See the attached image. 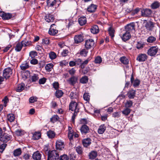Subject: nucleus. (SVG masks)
I'll return each instance as SVG.
<instances>
[{
    "instance_id": "f257e3e1",
    "label": "nucleus",
    "mask_w": 160,
    "mask_h": 160,
    "mask_svg": "<svg viewBox=\"0 0 160 160\" xmlns=\"http://www.w3.org/2000/svg\"><path fill=\"white\" fill-rule=\"evenodd\" d=\"M48 155L50 160H58L59 158V154L55 150L49 152Z\"/></svg>"
},
{
    "instance_id": "f03ea898",
    "label": "nucleus",
    "mask_w": 160,
    "mask_h": 160,
    "mask_svg": "<svg viewBox=\"0 0 160 160\" xmlns=\"http://www.w3.org/2000/svg\"><path fill=\"white\" fill-rule=\"evenodd\" d=\"M69 109L72 111H74V112H78L80 108L76 101H72L69 104Z\"/></svg>"
},
{
    "instance_id": "7ed1b4c3",
    "label": "nucleus",
    "mask_w": 160,
    "mask_h": 160,
    "mask_svg": "<svg viewBox=\"0 0 160 160\" xmlns=\"http://www.w3.org/2000/svg\"><path fill=\"white\" fill-rule=\"evenodd\" d=\"M158 51V48L157 46H153L150 48L148 50L147 54L151 56H155Z\"/></svg>"
},
{
    "instance_id": "20e7f679",
    "label": "nucleus",
    "mask_w": 160,
    "mask_h": 160,
    "mask_svg": "<svg viewBox=\"0 0 160 160\" xmlns=\"http://www.w3.org/2000/svg\"><path fill=\"white\" fill-rule=\"evenodd\" d=\"M12 73V70L10 68H8L4 69L3 72V76L7 79L10 77Z\"/></svg>"
},
{
    "instance_id": "39448f33",
    "label": "nucleus",
    "mask_w": 160,
    "mask_h": 160,
    "mask_svg": "<svg viewBox=\"0 0 160 160\" xmlns=\"http://www.w3.org/2000/svg\"><path fill=\"white\" fill-rule=\"evenodd\" d=\"M126 32L130 34L135 32V25L133 23L128 24L125 26Z\"/></svg>"
},
{
    "instance_id": "423d86ee",
    "label": "nucleus",
    "mask_w": 160,
    "mask_h": 160,
    "mask_svg": "<svg viewBox=\"0 0 160 160\" xmlns=\"http://www.w3.org/2000/svg\"><path fill=\"white\" fill-rule=\"evenodd\" d=\"M83 38L84 36L82 33L75 35L74 37L75 43H79L82 42L84 40Z\"/></svg>"
},
{
    "instance_id": "0eeeda50",
    "label": "nucleus",
    "mask_w": 160,
    "mask_h": 160,
    "mask_svg": "<svg viewBox=\"0 0 160 160\" xmlns=\"http://www.w3.org/2000/svg\"><path fill=\"white\" fill-rule=\"evenodd\" d=\"M94 44V41L93 40L88 39L87 40L85 43V47L87 49H89L93 47Z\"/></svg>"
},
{
    "instance_id": "6e6552de",
    "label": "nucleus",
    "mask_w": 160,
    "mask_h": 160,
    "mask_svg": "<svg viewBox=\"0 0 160 160\" xmlns=\"http://www.w3.org/2000/svg\"><path fill=\"white\" fill-rule=\"evenodd\" d=\"M65 146L64 142L61 140L57 141L56 143V148L59 150H62L64 148Z\"/></svg>"
},
{
    "instance_id": "1a4fd4ad",
    "label": "nucleus",
    "mask_w": 160,
    "mask_h": 160,
    "mask_svg": "<svg viewBox=\"0 0 160 160\" xmlns=\"http://www.w3.org/2000/svg\"><path fill=\"white\" fill-rule=\"evenodd\" d=\"M11 136L8 134L4 133L1 135L0 139L1 141L7 142L11 139Z\"/></svg>"
},
{
    "instance_id": "9d476101",
    "label": "nucleus",
    "mask_w": 160,
    "mask_h": 160,
    "mask_svg": "<svg viewBox=\"0 0 160 160\" xmlns=\"http://www.w3.org/2000/svg\"><path fill=\"white\" fill-rule=\"evenodd\" d=\"M148 56L146 54L142 53L138 55L137 58V60L140 62H144L147 59Z\"/></svg>"
},
{
    "instance_id": "9b49d317",
    "label": "nucleus",
    "mask_w": 160,
    "mask_h": 160,
    "mask_svg": "<svg viewBox=\"0 0 160 160\" xmlns=\"http://www.w3.org/2000/svg\"><path fill=\"white\" fill-rule=\"evenodd\" d=\"M151 13V10L149 9H143L141 11L142 16L143 17H148Z\"/></svg>"
},
{
    "instance_id": "f8f14e48",
    "label": "nucleus",
    "mask_w": 160,
    "mask_h": 160,
    "mask_svg": "<svg viewBox=\"0 0 160 160\" xmlns=\"http://www.w3.org/2000/svg\"><path fill=\"white\" fill-rule=\"evenodd\" d=\"M121 38L122 40L125 42L129 39L131 38V34L129 33H128V32H125L123 34L122 36L121 37Z\"/></svg>"
},
{
    "instance_id": "ddd939ff",
    "label": "nucleus",
    "mask_w": 160,
    "mask_h": 160,
    "mask_svg": "<svg viewBox=\"0 0 160 160\" xmlns=\"http://www.w3.org/2000/svg\"><path fill=\"white\" fill-rule=\"evenodd\" d=\"M80 130L82 134H86L89 132V128L86 125H83L81 128Z\"/></svg>"
},
{
    "instance_id": "4468645a",
    "label": "nucleus",
    "mask_w": 160,
    "mask_h": 160,
    "mask_svg": "<svg viewBox=\"0 0 160 160\" xmlns=\"http://www.w3.org/2000/svg\"><path fill=\"white\" fill-rule=\"evenodd\" d=\"M54 26V24H52L51 25L50 28L48 31L49 34L52 35H54L58 32V30L54 29L53 27Z\"/></svg>"
},
{
    "instance_id": "2eb2a0df",
    "label": "nucleus",
    "mask_w": 160,
    "mask_h": 160,
    "mask_svg": "<svg viewBox=\"0 0 160 160\" xmlns=\"http://www.w3.org/2000/svg\"><path fill=\"white\" fill-rule=\"evenodd\" d=\"M0 16L3 19H8L11 18L12 15L9 13H5L3 12H0Z\"/></svg>"
},
{
    "instance_id": "dca6fc26",
    "label": "nucleus",
    "mask_w": 160,
    "mask_h": 160,
    "mask_svg": "<svg viewBox=\"0 0 160 160\" xmlns=\"http://www.w3.org/2000/svg\"><path fill=\"white\" fill-rule=\"evenodd\" d=\"M136 91L132 89L130 90L127 93V95L130 99L133 98L135 96Z\"/></svg>"
},
{
    "instance_id": "f3484780",
    "label": "nucleus",
    "mask_w": 160,
    "mask_h": 160,
    "mask_svg": "<svg viewBox=\"0 0 160 160\" xmlns=\"http://www.w3.org/2000/svg\"><path fill=\"white\" fill-rule=\"evenodd\" d=\"M82 142L83 146L87 147L91 144V140L89 138H85L82 140Z\"/></svg>"
},
{
    "instance_id": "a211bd4d",
    "label": "nucleus",
    "mask_w": 160,
    "mask_h": 160,
    "mask_svg": "<svg viewBox=\"0 0 160 160\" xmlns=\"http://www.w3.org/2000/svg\"><path fill=\"white\" fill-rule=\"evenodd\" d=\"M77 81V78L75 76H72L67 80L68 82L71 85H74Z\"/></svg>"
},
{
    "instance_id": "6ab92c4d",
    "label": "nucleus",
    "mask_w": 160,
    "mask_h": 160,
    "mask_svg": "<svg viewBox=\"0 0 160 160\" xmlns=\"http://www.w3.org/2000/svg\"><path fill=\"white\" fill-rule=\"evenodd\" d=\"M154 27V23L151 21L147 22L145 25V27L146 28L149 30H151Z\"/></svg>"
},
{
    "instance_id": "aec40b11",
    "label": "nucleus",
    "mask_w": 160,
    "mask_h": 160,
    "mask_svg": "<svg viewBox=\"0 0 160 160\" xmlns=\"http://www.w3.org/2000/svg\"><path fill=\"white\" fill-rule=\"evenodd\" d=\"M134 78L133 75H132L131 78V83H132L133 82V86L134 87H136L139 85L140 83V81L138 79L135 80L134 82Z\"/></svg>"
},
{
    "instance_id": "412c9836",
    "label": "nucleus",
    "mask_w": 160,
    "mask_h": 160,
    "mask_svg": "<svg viewBox=\"0 0 160 160\" xmlns=\"http://www.w3.org/2000/svg\"><path fill=\"white\" fill-rule=\"evenodd\" d=\"M41 157V154L38 151L34 153L32 155V158L34 160H40Z\"/></svg>"
},
{
    "instance_id": "4be33fe9",
    "label": "nucleus",
    "mask_w": 160,
    "mask_h": 160,
    "mask_svg": "<svg viewBox=\"0 0 160 160\" xmlns=\"http://www.w3.org/2000/svg\"><path fill=\"white\" fill-rule=\"evenodd\" d=\"M39 79L38 75V74H34L30 76V80L32 82H35L38 80Z\"/></svg>"
},
{
    "instance_id": "5701e85b",
    "label": "nucleus",
    "mask_w": 160,
    "mask_h": 160,
    "mask_svg": "<svg viewBox=\"0 0 160 160\" xmlns=\"http://www.w3.org/2000/svg\"><path fill=\"white\" fill-rule=\"evenodd\" d=\"M91 31L92 33L94 34L98 33L99 32L98 26L97 25L93 26L91 28Z\"/></svg>"
},
{
    "instance_id": "b1692460",
    "label": "nucleus",
    "mask_w": 160,
    "mask_h": 160,
    "mask_svg": "<svg viewBox=\"0 0 160 160\" xmlns=\"http://www.w3.org/2000/svg\"><path fill=\"white\" fill-rule=\"evenodd\" d=\"M97 7L96 5L91 4L87 8V10L88 12H94L97 9Z\"/></svg>"
},
{
    "instance_id": "393cba45",
    "label": "nucleus",
    "mask_w": 160,
    "mask_h": 160,
    "mask_svg": "<svg viewBox=\"0 0 160 160\" xmlns=\"http://www.w3.org/2000/svg\"><path fill=\"white\" fill-rule=\"evenodd\" d=\"M78 21L81 26H83L86 22V18L84 16L81 17L78 19Z\"/></svg>"
},
{
    "instance_id": "a878e982",
    "label": "nucleus",
    "mask_w": 160,
    "mask_h": 160,
    "mask_svg": "<svg viewBox=\"0 0 160 160\" xmlns=\"http://www.w3.org/2000/svg\"><path fill=\"white\" fill-rule=\"evenodd\" d=\"M119 60L124 65H127L129 63L128 59L125 56L121 57Z\"/></svg>"
},
{
    "instance_id": "bb28decb",
    "label": "nucleus",
    "mask_w": 160,
    "mask_h": 160,
    "mask_svg": "<svg viewBox=\"0 0 160 160\" xmlns=\"http://www.w3.org/2000/svg\"><path fill=\"white\" fill-rule=\"evenodd\" d=\"M45 20L48 22H53L54 18L52 15L50 14L47 15L45 18Z\"/></svg>"
},
{
    "instance_id": "cd10ccee",
    "label": "nucleus",
    "mask_w": 160,
    "mask_h": 160,
    "mask_svg": "<svg viewBox=\"0 0 160 160\" xmlns=\"http://www.w3.org/2000/svg\"><path fill=\"white\" fill-rule=\"evenodd\" d=\"M97 156V152L95 151H92L89 153V158L91 159H93L96 158Z\"/></svg>"
},
{
    "instance_id": "c85d7f7f",
    "label": "nucleus",
    "mask_w": 160,
    "mask_h": 160,
    "mask_svg": "<svg viewBox=\"0 0 160 160\" xmlns=\"http://www.w3.org/2000/svg\"><path fill=\"white\" fill-rule=\"evenodd\" d=\"M25 85L23 83L18 84L16 88V90L18 92H21L24 89Z\"/></svg>"
},
{
    "instance_id": "c756f323",
    "label": "nucleus",
    "mask_w": 160,
    "mask_h": 160,
    "mask_svg": "<svg viewBox=\"0 0 160 160\" xmlns=\"http://www.w3.org/2000/svg\"><path fill=\"white\" fill-rule=\"evenodd\" d=\"M55 135V133L53 131L49 130L47 132V135L50 138H54Z\"/></svg>"
},
{
    "instance_id": "7c9ffc66",
    "label": "nucleus",
    "mask_w": 160,
    "mask_h": 160,
    "mask_svg": "<svg viewBox=\"0 0 160 160\" xmlns=\"http://www.w3.org/2000/svg\"><path fill=\"white\" fill-rule=\"evenodd\" d=\"M106 128L104 125H101L98 130V132L100 134H102L105 132Z\"/></svg>"
},
{
    "instance_id": "2f4dec72",
    "label": "nucleus",
    "mask_w": 160,
    "mask_h": 160,
    "mask_svg": "<svg viewBox=\"0 0 160 160\" xmlns=\"http://www.w3.org/2000/svg\"><path fill=\"white\" fill-rule=\"evenodd\" d=\"M22 47L23 46L21 42H18L16 43L15 50L17 52H19L21 50Z\"/></svg>"
},
{
    "instance_id": "473e14b6",
    "label": "nucleus",
    "mask_w": 160,
    "mask_h": 160,
    "mask_svg": "<svg viewBox=\"0 0 160 160\" xmlns=\"http://www.w3.org/2000/svg\"><path fill=\"white\" fill-rule=\"evenodd\" d=\"M47 5L49 7H53L56 3V0H47Z\"/></svg>"
},
{
    "instance_id": "72a5a7b5",
    "label": "nucleus",
    "mask_w": 160,
    "mask_h": 160,
    "mask_svg": "<svg viewBox=\"0 0 160 160\" xmlns=\"http://www.w3.org/2000/svg\"><path fill=\"white\" fill-rule=\"evenodd\" d=\"M63 94V92L62 90H57L56 91L55 95V96L57 98H60L61 97Z\"/></svg>"
},
{
    "instance_id": "f704fd0d",
    "label": "nucleus",
    "mask_w": 160,
    "mask_h": 160,
    "mask_svg": "<svg viewBox=\"0 0 160 160\" xmlns=\"http://www.w3.org/2000/svg\"><path fill=\"white\" fill-rule=\"evenodd\" d=\"M75 150L78 154L81 155L83 152V149L82 147L78 146L74 148Z\"/></svg>"
},
{
    "instance_id": "c9c22d12",
    "label": "nucleus",
    "mask_w": 160,
    "mask_h": 160,
    "mask_svg": "<svg viewBox=\"0 0 160 160\" xmlns=\"http://www.w3.org/2000/svg\"><path fill=\"white\" fill-rule=\"evenodd\" d=\"M160 5V3L157 1H156L153 2L151 5V8L152 9H156L159 7Z\"/></svg>"
},
{
    "instance_id": "e433bc0d",
    "label": "nucleus",
    "mask_w": 160,
    "mask_h": 160,
    "mask_svg": "<svg viewBox=\"0 0 160 160\" xmlns=\"http://www.w3.org/2000/svg\"><path fill=\"white\" fill-rule=\"evenodd\" d=\"M22 152L21 148H19L13 151V155L15 156H18L20 155Z\"/></svg>"
},
{
    "instance_id": "4c0bfd02",
    "label": "nucleus",
    "mask_w": 160,
    "mask_h": 160,
    "mask_svg": "<svg viewBox=\"0 0 160 160\" xmlns=\"http://www.w3.org/2000/svg\"><path fill=\"white\" fill-rule=\"evenodd\" d=\"M8 120L11 122H13L15 119V116L14 114L12 113L8 114L7 117Z\"/></svg>"
},
{
    "instance_id": "58836bf2",
    "label": "nucleus",
    "mask_w": 160,
    "mask_h": 160,
    "mask_svg": "<svg viewBox=\"0 0 160 160\" xmlns=\"http://www.w3.org/2000/svg\"><path fill=\"white\" fill-rule=\"evenodd\" d=\"M53 66V64L52 63H49L47 64L45 67L46 70L48 72H50L51 71L52 69Z\"/></svg>"
},
{
    "instance_id": "ea45409f",
    "label": "nucleus",
    "mask_w": 160,
    "mask_h": 160,
    "mask_svg": "<svg viewBox=\"0 0 160 160\" xmlns=\"http://www.w3.org/2000/svg\"><path fill=\"white\" fill-rule=\"evenodd\" d=\"M88 81V78L86 76H84L82 77L80 79V82L82 83L85 84L87 83Z\"/></svg>"
},
{
    "instance_id": "a19ab883",
    "label": "nucleus",
    "mask_w": 160,
    "mask_h": 160,
    "mask_svg": "<svg viewBox=\"0 0 160 160\" xmlns=\"http://www.w3.org/2000/svg\"><path fill=\"white\" fill-rule=\"evenodd\" d=\"M156 40V37L150 36L147 39V42L148 43H153Z\"/></svg>"
},
{
    "instance_id": "79ce46f5",
    "label": "nucleus",
    "mask_w": 160,
    "mask_h": 160,
    "mask_svg": "<svg viewBox=\"0 0 160 160\" xmlns=\"http://www.w3.org/2000/svg\"><path fill=\"white\" fill-rule=\"evenodd\" d=\"M23 46L26 47L29 46L31 44V42L28 41L26 39H24L21 42Z\"/></svg>"
},
{
    "instance_id": "37998d69",
    "label": "nucleus",
    "mask_w": 160,
    "mask_h": 160,
    "mask_svg": "<svg viewBox=\"0 0 160 160\" xmlns=\"http://www.w3.org/2000/svg\"><path fill=\"white\" fill-rule=\"evenodd\" d=\"M70 97L72 99H77L78 98V95L76 92H71L70 94Z\"/></svg>"
},
{
    "instance_id": "c03bdc74",
    "label": "nucleus",
    "mask_w": 160,
    "mask_h": 160,
    "mask_svg": "<svg viewBox=\"0 0 160 160\" xmlns=\"http://www.w3.org/2000/svg\"><path fill=\"white\" fill-rule=\"evenodd\" d=\"M41 137V133L39 132H36L33 134V138L35 140L38 139Z\"/></svg>"
},
{
    "instance_id": "a18cd8bd",
    "label": "nucleus",
    "mask_w": 160,
    "mask_h": 160,
    "mask_svg": "<svg viewBox=\"0 0 160 160\" xmlns=\"http://www.w3.org/2000/svg\"><path fill=\"white\" fill-rule=\"evenodd\" d=\"M59 119V117L57 115L53 116L50 119V121L53 123L58 121Z\"/></svg>"
},
{
    "instance_id": "49530a36",
    "label": "nucleus",
    "mask_w": 160,
    "mask_h": 160,
    "mask_svg": "<svg viewBox=\"0 0 160 160\" xmlns=\"http://www.w3.org/2000/svg\"><path fill=\"white\" fill-rule=\"evenodd\" d=\"M131 110L130 109L127 108L122 111V113L125 116L128 115L130 112Z\"/></svg>"
},
{
    "instance_id": "de8ad7c7",
    "label": "nucleus",
    "mask_w": 160,
    "mask_h": 160,
    "mask_svg": "<svg viewBox=\"0 0 160 160\" xmlns=\"http://www.w3.org/2000/svg\"><path fill=\"white\" fill-rule=\"evenodd\" d=\"M144 44L142 42H138L136 45V48L138 49H141L144 46Z\"/></svg>"
},
{
    "instance_id": "09e8293b",
    "label": "nucleus",
    "mask_w": 160,
    "mask_h": 160,
    "mask_svg": "<svg viewBox=\"0 0 160 160\" xmlns=\"http://www.w3.org/2000/svg\"><path fill=\"white\" fill-rule=\"evenodd\" d=\"M50 58L52 60L55 59L57 57L56 54L53 52H51L49 53Z\"/></svg>"
},
{
    "instance_id": "8fccbe9b",
    "label": "nucleus",
    "mask_w": 160,
    "mask_h": 160,
    "mask_svg": "<svg viewBox=\"0 0 160 160\" xmlns=\"http://www.w3.org/2000/svg\"><path fill=\"white\" fill-rule=\"evenodd\" d=\"M88 51L85 49H83L80 52V54L83 56L86 57L87 56Z\"/></svg>"
},
{
    "instance_id": "3c124183",
    "label": "nucleus",
    "mask_w": 160,
    "mask_h": 160,
    "mask_svg": "<svg viewBox=\"0 0 160 160\" xmlns=\"http://www.w3.org/2000/svg\"><path fill=\"white\" fill-rule=\"evenodd\" d=\"M102 61L101 58L100 56L97 57L95 59L94 62L96 63H100Z\"/></svg>"
},
{
    "instance_id": "603ef678",
    "label": "nucleus",
    "mask_w": 160,
    "mask_h": 160,
    "mask_svg": "<svg viewBox=\"0 0 160 160\" xmlns=\"http://www.w3.org/2000/svg\"><path fill=\"white\" fill-rule=\"evenodd\" d=\"M7 146V144L3 143L0 145V152L2 153Z\"/></svg>"
},
{
    "instance_id": "864d4df0",
    "label": "nucleus",
    "mask_w": 160,
    "mask_h": 160,
    "mask_svg": "<svg viewBox=\"0 0 160 160\" xmlns=\"http://www.w3.org/2000/svg\"><path fill=\"white\" fill-rule=\"evenodd\" d=\"M22 70H25L29 68V65L27 63L22 64L20 66Z\"/></svg>"
},
{
    "instance_id": "5fc2aeb1",
    "label": "nucleus",
    "mask_w": 160,
    "mask_h": 160,
    "mask_svg": "<svg viewBox=\"0 0 160 160\" xmlns=\"http://www.w3.org/2000/svg\"><path fill=\"white\" fill-rule=\"evenodd\" d=\"M68 158L67 155L64 154L62 156H61L60 157L59 160H68Z\"/></svg>"
},
{
    "instance_id": "6e6d98bb",
    "label": "nucleus",
    "mask_w": 160,
    "mask_h": 160,
    "mask_svg": "<svg viewBox=\"0 0 160 160\" xmlns=\"http://www.w3.org/2000/svg\"><path fill=\"white\" fill-rule=\"evenodd\" d=\"M83 98L84 100L88 101L90 99V96L88 93H85L83 95Z\"/></svg>"
},
{
    "instance_id": "4d7b16f0",
    "label": "nucleus",
    "mask_w": 160,
    "mask_h": 160,
    "mask_svg": "<svg viewBox=\"0 0 160 160\" xmlns=\"http://www.w3.org/2000/svg\"><path fill=\"white\" fill-rule=\"evenodd\" d=\"M110 36L112 38L114 36V31L113 30L112 28H110L108 30Z\"/></svg>"
},
{
    "instance_id": "13d9d810",
    "label": "nucleus",
    "mask_w": 160,
    "mask_h": 160,
    "mask_svg": "<svg viewBox=\"0 0 160 160\" xmlns=\"http://www.w3.org/2000/svg\"><path fill=\"white\" fill-rule=\"evenodd\" d=\"M37 98L36 97H32L30 98L29 101L30 103H33L37 101Z\"/></svg>"
},
{
    "instance_id": "bf43d9fd",
    "label": "nucleus",
    "mask_w": 160,
    "mask_h": 160,
    "mask_svg": "<svg viewBox=\"0 0 160 160\" xmlns=\"http://www.w3.org/2000/svg\"><path fill=\"white\" fill-rule=\"evenodd\" d=\"M42 43L47 44H48L49 43V39L48 38H45L42 39Z\"/></svg>"
},
{
    "instance_id": "052dcab7",
    "label": "nucleus",
    "mask_w": 160,
    "mask_h": 160,
    "mask_svg": "<svg viewBox=\"0 0 160 160\" xmlns=\"http://www.w3.org/2000/svg\"><path fill=\"white\" fill-rule=\"evenodd\" d=\"M88 61L89 60L88 59L85 60L83 62H82L81 65V68H84L85 67V66L88 64Z\"/></svg>"
},
{
    "instance_id": "680f3d73",
    "label": "nucleus",
    "mask_w": 160,
    "mask_h": 160,
    "mask_svg": "<svg viewBox=\"0 0 160 160\" xmlns=\"http://www.w3.org/2000/svg\"><path fill=\"white\" fill-rule=\"evenodd\" d=\"M68 72L72 76H73L76 72V70L73 68H72L71 69L68 71Z\"/></svg>"
},
{
    "instance_id": "e2e57ef3",
    "label": "nucleus",
    "mask_w": 160,
    "mask_h": 160,
    "mask_svg": "<svg viewBox=\"0 0 160 160\" xmlns=\"http://www.w3.org/2000/svg\"><path fill=\"white\" fill-rule=\"evenodd\" d=\"M46 81V79L45 78H43L40 79L39 80V83L40 84H44Z\"/></svg>"
},
{
    "instance_id": "0e129e2a",
    "label": "nucleus",
    "mask_w": 160,
    "mask_h": 160,
    "mask_svg": "<svg viewBox=\"0 0 160 160\" xmlns=\"http://www.w3.org/2000/svg\"><path fill=\"white\" fill-rule=\"evenodd\" d=\"M3 102V105L5 107L7 106V103L8 102V99L7 96H5L3 99L2 100Z\"/></svg>"
},
{
    "instance_id": "69168bd1",
    "label": "nucleus",
    "mask_w": 160,
    "mask_h": 160,
    "mask_svg": "<svg viewBox=\"0 0 160 160\" xmlns=\"http://www.w3.org/2000/svg\"><path fill=\"white\" fill-rule=\"evenodd\" d=\"M68 64V62L66 60L62 61L60 62L59 64L61 66H66Z\"/></svg>"
},
{
    "instance_id": "338daca9",
    "label": "nucleus",
    "mask_w": 160,
    "mask_h": 160,
    "mask_svg": "<svg viewBox=\"0 0 160 160\" xmlns=\"http://www.w3.org/2000/svg\"><path fill=\"white\" fill-rule=\"evenodd\" d=\"M38 60L36 59H32L30 61L31 63L33 65L37 64L38 63Z\"/></svg>"
},
{
    "instance_id": "774afa93",
    "label": "nucleus",
    "mask_w": 160,
    "mask_h": 160,
    "mask_svg": "<svg viewBox=\"0 0 160 160\" xmlns=\"http://www.w3.org/2000/svg\"><path fill=\"white\" fill-rule=\"evenodd\" d=\"M30 157V155L27 153H25L23 156V158L26 160H28Z\"/></svg>"
}]
</instances>
